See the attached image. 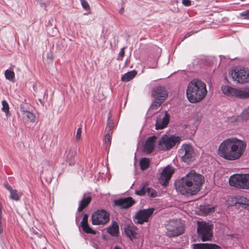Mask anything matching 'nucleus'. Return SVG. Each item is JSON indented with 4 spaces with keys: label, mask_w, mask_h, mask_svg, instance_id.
Returning a JSON list of instances; mask_svg holds the SVG:
<instances>
[{
    "label": "nucleus",
    "mask_w": 249,
    "mask_h": 249,
    "mask_svg": "<svg viewBox=\"0 0 249 249\" xmlns=\"http://www.w3.org/2000/svg\"><path fill=\"white\" fill-rule=\"evenodd\" d=\"M247 144L235 137L223 141L219 145L217 153L219 156L228 160L239 159L244 154Z\"/></svg>",
    "instance_id": "f257e3e1"
},
{
    "label": "nucleus",
    "mask_w": 249,
    "mask_h": 249,
    "mask_svg": "<svg viewBox=\"0 0 249 249\" xmlns=\"http://www.w3.org/2000/svg\"><path fill=\"white\" fill-rule=\"evenodd\" d=\"M204 182L203 177L191 171L175 182L176 189L182 195H195L200 191Z\"/></svg>",
    "instance_id": "f03ea898"
},
{
    "label": "nucleus",
    "mask_w": 249,
    "mask_h": 249,
    "mask_svg": "<svg viewBox=\"0 0 249 249\" xmlns=\"http://www.w3.org/2000/svg\"><path fill=\"white\" fill-rule=\"evenodd\" d=\"M207 93L206 84L200 80H193L187 86L186 96L191 103L199 102L204 98Z\"/></svg>",
    "instance_id": "7ed1b4c3"
},
{
    "label": "nucleus",
    "mask_w": 249,
    "mask_h": 249,
    "mask_svg": "<svg viewBox=\"0 0 249 249\" xmlns=\"http://www.w3.org/2000/svg\"><path fill=\"white\" fill-rule=\"evenodd\" d=\"M197 232L202 241H210L213 236L212 225L204 221H197Z\"/></svg>",
    "instance_id": "20e7f679"
},
{
    "label": "nucleus",
    "mask_w": 249,
    "mask_h": 249,
    "mask_svg": "<svg viewBox=\"0 0 249 249\" xmlns=\"http://www.w3.org/2000/svg\"><path fill=\"white\" fill-rule=\"evenodd\" d=\"M166 234L168 237L178 236L184 232L182 224L178 220H171L166 225Z\"/></svg>",
    "instance_id": "39448f33"
},
{
    "label": "nucleus",
    "mask_w": 249,
    "mask_h": 249,
    "mask_svg": "<svg viewBox=\"0 0 249 249\" xmlns=\"http://www.w3.org/2000/svg\"><path fill=\"white\" fill-rule=\"evenodd\" d=\"M230 75L232 80L239 83L249 81V70L248 69L240 68L232 70Z\"/></svg>",
    "instance_id": "423d86ee"
},
{
    "label": "nucleus",
    "mask_w": 249,
    "mask_h": 249,
    "mask_svg": "<svg viewBox=\"0 0 249 249\" xmlns=\"http://www.w3.org/2000/svg\"><path fill=\"white\" fill-rule=\"evenodd\" d=\"M180 140L179 137L165 135L159 141V148L163 150H169L179 142Z\"/></svg>",
    "instance_id": "0eeeda50"
},
{
    "label": "nucleus",
    "mask_w": 249,
    "mask_h": 249,
    "mask_svg": "<svg viewBox=\"0 0 249 249\" xmlns=\"http://www.w3.org/2000/svg\"><path fill=\"white\" fill-rule=\"evenodd\" d=\"M109 220V214L104 210H99L91 215L92 224L94 225H104Z\"/></svg>",
    "instance_id": "6e6552de"
},
{
    "label": "nucleus",
    "mask_w": 249,
    "mask_h": 249,
    "mask_svg": "<svg viewBox=\"0 0 249 249\" xmlns=\"http://www.w3.org/2000/svg\"><path fill=\"white\" fill-rule=\"evenodd\" d=\"M180 154H182V160L189 164L194 160L195 152L193 146L189 144H183L179 150Z\"/></svg>",
    "instance_id": "1a4fd4ad"
},
{
    "label": "nucleus",
    "mask_w": 249,
    "mask_h": 249,
    "mask_svg": "<svg viewBox=\"0 0 249 249\" xmlns=\"http://www.w3.org/2000/svg\"><path fill=\"white\" fill-rule=\"evenodd\" d=\"M154 208H148L140 210L135 215L134 222L136 224H142L147 222L154 211Z\"/></svg>",
    "instance_id": "9d476101"
},
{
    "label": "nucleus",
    "mask_w": 249,
    "mask_h": 249,
    "mask_svg": "<svg viewBox=\"0 0 249 249\" xmlns=\"http://www.w3.org/2000/svg\"><path fill=\"white\" fill-rule=\"evenodd\" d=\"M231 186L237 188L244 189L245 174H234L229 180Z\"/></svg>",
    "instance_id": "9b49d317"
},
{
    "label": "nucleus",
    "mask_w": 249,
    "mask_h": 249,
    "mask_svg": "<svg viewBox=\"0 0 249 249\" xmlns=\"http://www.w3.org/2000/svg\"><path fill=\"white\" fill-rule=\"evenodd\" d=\"M151 95L155 100L164 101L168 96V92L164 87L159 86L153 89Z\"/></svg>",
    "instance_id": "f8f14e48"
},
{
    "label": "nucleus",
    "mask_w": 249,
    "mask_h": 249,
    "mask_svg": "<svg viewBox=\"0 0 249 249\" xmlns=\"http://www.w3.org/2000/svg\"><path fill=\"white\" fill-rule=\"evenodd\" d=\"M174 172V169L169 166L165 167L160 173L159 182L162 186H166Z\"/></svg>",
    "instance_id": "ddd939ff"
},
{
    "label": "nucleus",
    "mask_w": 249,
    "mask_h": 249,
    "mask_svg": "<svg viewBox=\"0 0 249 249\" xmlns=\"http://www.w3.org/2000/svg\"><path fill=\"white\" fill-rule=\"evenodd\" d=\"M107 124L106 128L107 133L105 136L104 142L106 144V149H109L111 144V137L112 134V130L114 127V124L109 118L107 120Z\"/></svg>",
    "instance_id": "4468645a"
},
{
    "label": "nucleus",
    "mask_w": 249,
    "mask_h": 249,
    "mask_svg": "<svg viewBox=\"0 0 249 249\" xmlns=\"http://www.w3.org/2000/svg\"><path fill=\"white\" fill-rule=\"evenodd\" d=\"M169 121V115L167 112L157 117L155 124L156 129H161L165 127Z\"/></svg>",
    "instance_id": "2eb2a0df"
},
{
    "label": "nucleus",
    "mask_w": 249,
    "mask_h": 249,
    "mask_svg": "<svg viewBox=\"0 0 249 249\" xmlns=\"http://www.w3.org/2000/svg\"><path fill=\"white\" fill-rule=\"evenodd\" d=\"M135 203V200L131 197L122 198L114 201L115 205L121 209H127Z\"/></svg>",
    "instance_id": "dca6fc26"
},
{
    "label": "nucleus",
    "mask_w": 249,
    "mask_h": 249,
    "mask_svg": "<svg viewBox=\"0 0 249 249\" xmlns=\"http://www.w3.org/2000/svg\"><path fill=\"white\" fill-rule=\"evenodd\" d=\"M157 137L153 136L149 137L145 142L144 146L143 147V151L147 154L151 153L155 146V143Z\"/></svg>",
    "instance_id": "f3484780"
},
{
    "label": "nucleus",
    "mask_w": 249,
    "mask_h": 249,
    "mask_svg": "<svg viewBox=\"0 0 249 249\" xmlns=\"http://www.w3.org/2000/svg\"><path fill=\"white\" fill-rule=\"evenodd\" d=\"M138 229L133 225H129L125 228L124 232L131 240L136 237L137 234Z\"/></svg>",
    "instance_id": "a211bd4d"
},
{
    "label": "nucleus",
    "mask_w": 249,
    "mask_h": 249,
    "mask_svg": "<svg viewBox=\"0 0 249 249\" xmlns=\"http://www.w3.org/2000/svg\"><path fill=\"white\" fill-rule=\"evenodd\" d=\"M76 154V151L74 148L68 149L65 154V159L69 163V165L74 164V157Z\"/></svg>",
    "instance_id": "6ab92c4d"
},
{
    "label": "nucleus",
    "mask_w": 249,
    "mask_h": 249,
    "mask_svg": "<svg viewBox=\"0 0 249 249\" xmlns=\"http://www.w3.org/2000/svg\"><path fill=\"white\" fill-rule=\"evenodd\" d=\"M221 90L224 94L228 96L236 97L237 88L225 85L221 87Z\"/></svg>",
    "instance_id": "aec40b11"
},
{
    "label": "nucleus",
    "mask_w": 249,
    "mask_h": 249,
    "mask_svg": "<svg viewBox=\"0 0 249 249\" xmlns=\"http://www.w3.org/2000/svg\"><path fill=\"white\" fill-rule=\"evenodd\" d=\"M236 97L240 99H246L249 98V88L237 89Z\"/></svg>",
    "instance_id": "412c9836"
},
{
    "label": "nucleus",
    "mask_w": 249,
    "mask_h": 249,
    "mask_svg": "<svg viewBox=\"0 0 249 249\" xmlns=\"http://www.w3.org/2000/svg\"><path fill=\"white\" fill-rule=\"evenodd\" d=\"M91 198L90 196L84 197L80 201L79 207L77 209L78 212H81L85 209L90 202Z\"/></svg>",
    "instance_id": "4be33fe9"
},
{
    "label": "nucleus",
    "mask_w": 249,
    "mask_h": 249,
    "mask_svg": "<svg viewBox=\"0 0 249 249\" xmlns=\"http://www.w3.org/2000/svg\"><path fill=\"white\" fill-rule=\"evenodd\" d=\"M137 74V71L133 70L123 74L122 76L121 80L124 82H128L132 79Z\"/></svg>",
    "instance_id": "5701e85b"
},
{
    "label": "nucleus",
    "mask_w": 249,
    "mask_h": 249,
    "mask_svg": "<svg viewBox=\"0 0 249 249\" xmlns=\"http://www.w3.org/2000/svg\"><path fill=\"white\" fill-rule=\"evenodd\" d=\"M119 227L117 222H114L111 227L107 229V232L112 236H117L119 232Z\"/></svg>",
    "instance_id": "b1692460"
},
{
    "label": "nucleus",
    "mask_w": 249,
    "mask_h": 249,
    "mask_svg": "<svg viewBox=\"0 0 249 249\" xmlns=\"http://www.w3.org/2000/svg\"><path fill=\"white\" fill-rule=\"evenodd\" d=\"M214 208L210 205H204L200 206V210L204 214H208L214 211Z\"/></svg>",
    "instance_id": "393cba45"
},
{
    "label": "nucleus",
    "mask_w": 249,
    "mask_h": 249,
    "mask_svg": "<svg viewBox=\"0 0 249 249\" xmlns=\"http://www.w3.org/2000/svg\"><path fill=\"white\" fill-rule=\"evenodd\" d=\"M22 115L24 118H27L28 120L34 122L36 120V116L32 112L27 110L22 111Z\"/></svg>",
    "instance_id": "a878e982"
},
{
    "label": "nucleus",
    "mask_w": 249,
    "mask_h": 249,
    "mask_svg": "<svg viewBox=\"0 0 249 249\" xmlns=\"http://www.w3.org/2000/svg\"><path fill=\"white\" fill-rule=\"evenodd\" d=\"M10 193V198L11 199L14 200L15 201H18L19 200L20 197L21 196V193L18 192L17 190L16 189H13V190H11V191Z\"/></svg>",
    "instance_id": "bb28decb"
},
{
    "label": "nucleus",
    "mask_w": 249,
    "mask_h": 249,
    "mask_svg": "<svg viewBox=\"0 0 249 249\" xmlns=\"http://www.w3.org/2000/svg\"><path fill=\"white\" fill-rule=\"evenodd\" d=\"M140 165L142 170H144L146 169L149 166V160L148 159L146 158H142L140 160Z\"/></svg>",
    "instance_id": "cd10ccee"
},
{
    "label": "nucleus",
    "mask_w": 249,
    "mask_h": 249,
    "mask_svg": "<svg viewBox=\"0 0 249 249\" xmlns=\"http://www.w3.org/2000/svg\"><path fill=\"white\" fill-rule=\"evenodd\" d=\"M163 102V101H159L154 99L151 105L150 109L151 110H156L160 107V106Z\"/></svg>",
    "instance_id": "c85d7f7f"
},
{
    "label": "nucleus",
    "mask_w": 249,
    "mask_h": 249,
    "mask_svg": "<svg viewBox=\"0 0 249 249\" xmlns=\"http://www.w3.org/2000/svg\"><path fill=\"white\" fill-rule=\"evenodd\" d=\"M5 78L10 81L14 82L15 78V73L13 71L7 70L5 71Z\"/></svg>",
    "instance_id": "c756f323"
},
{
    "label": "nucleus",
    "mask_w": 249,
    "mask_h": 249,
    "mask_svg": "<svg viewBox=\"0 0 249 249\" xmlns=\"http://www.w3.org/2000/svg\"><path fill=\"white\" fill-rule=\"evenodd\" d=\"M239 203L245 206V208L249 210V199L241 196L239 199Z\"/></svg>",
    "instance_id": "7c9ffc66"
},
{
    "label": "nucleus",
    "mask_w": 249,
    "mask_h": 249,
    "mask_svg": "<svg viewBox=\"0 0 249 249\" xmlns=\"http://www.w3.org/2000/svg\"><path fill=\"white\" fill-rule=\"evenodd\" d=\"M81 228L83 231L87 233H91L95 234L96 231H93L91 228L89 226L88 223L81 225Z\"/></svg>",
    "instance_id": "2f4dec72"
},
{
    "label": "nucleus",
    "mask_w": 249,
    "mask_h": 249,
    "mask_svg": "<svg viewBox=\"0 0 249 249\" xmlns=\"http://www.w3.org/2000/svg\"><path fill=\"white\" fill-rule=\"evenodd\" d=\"M2 107V110L4 112L7 116L9 113V107L8 103L5 100H3L1 102Z\"/></svg>",
    "instance_id": "473e14b6"
},
{
    "label": "nucleus",
    "mask_w": 249,
    "mask_h": 249,
    "mask_svg": "<svg viewBox=\"0 0 249 249\" xmlns=\"http://www.w3.org/2000/svg\"><path fill=\"white\" fill-rule=\"evenodd\" d=\"M146 194L150 197H154L157 196V191L150 188H146Z\"/></svg>",
    "instance_id": "72a5a7b5"
},
{
    "label": "nucleus",
    "mask_w": 249,
    "mask_h": 249,
    "mask_svg": "<svg viewBox=\"0 0 249 249\" xmlns=\"http://www.w3.org/2000/svg\"><path fill=\"white\" fill-rule=\"evenodd\" d=\"M146 186H142L135 191V194L139 196H143L146 194Z\"/></svg>",
    "instance_id": "f704fd0d"
},
{
    "label": "nucleus",
    "mask_w": 249,
    "mask_h": 249,
    "mask_svg": "<svg viewBox=\"0 0 249 249\" xmlns=\"http://www.w3.org/2000/svg\"><path fill=\"white\" fill-rule=\"evenodd\" d=\"M192 247L193 249H207V243L194 244Z\"/></svg>",
    "instance_id": "c9c22d12"
},
{
    "label": "nucleus",
    "mask_w": 249,
    "mask_h": 249,
    "mask_svg": "<svg viewBox=\"0 0 249 249\" xmlns=\"http://www.w3.org/2000/svg\"><path fill=\"white\" fill-rule=\"evenodd\" d=\"M244 189H249V174H245Z\"/></svg>",
    "instance_id": "e433bc0d"
},
{
    "label": "nucleus",
    "mask_w": 249,
    "mask_h": 249,
    "mask_svg": "<svg viewBox=\"0 0 249 249\" xmlns=\"http://www.w3.org/2000/svg\"><path fill=\"white\" fill-rule=\"evenodd\" d=\"M81 5L83 8L86 10H89L90 9L89 5L88 2L85 0H80Z\"/></svg>",
    "instance_id": "4c0bfd02"
},
{
    "label": "nucleus",
    "mask_w": 249,
    "mask_h": 249,
    "mask_svg": "<svg viewBox=\"0 0 249 249\" xmlns=\"http://www.w3.org/2000/svg\"><path fill=\"white\" fill-rule=\"evenodd\" d=\"M207 249H221V248L216 244L207 243Z\"/></svg>",
    "instance_id": "58836bf2"
},
{
    "label": "nucleus",
    "mask_w": 249,
    "mask_h": 249,
    "mask_svg": "<svg viewBox=\"0 0 249 249\" xmlns=\"http://www.w3.org/2000/svg\"><path fill=\"white\" fill-rule=\"evenodd\" d=\"M242 118L244 120H247L249 118V109L244 110L241 114Z\"/></svg>",
    "instance_id": "ea45409f"
},
{
    "label": "nucleus",
    "mask_w": 249,
    "mask_h": 249,
    "mask_svg": "<svg viewBox=\"0 0 249 249\" xmlns=\"http://www.w3.org/2000/svg\"><path fill=\"white\" fill-rule=\"evenodd\" d=\"M240 15L246 19L249 18V9L240 13Z\"/></svg>",
    "instance_id": "a19ab883"
},
{
    "label": "nucleus",
    "mask_w": 249,
    "mask_h": 249,
    "mask_svg": "<svg viewBox=\"0 0 249 249\" xmlns=\"http://www.w3.org/2000/svg\"><path fill=\"white\" fill-rule=\"evenodd\" d=\"M82 134V128L81 127H79L77 129L76 135V140L79 141L81 139Z\"/></svg>",
    "instance_id": "79ce46f5"
},
{
    "label": "nucleus",
    "mask_w": 249,
    "mask_h": 249,
    "mask_svg": "<svg viewBox=\"0 0 249 249\" xmlns=\"http://www.w3.org/2000/svg\"><path fill=\"white\" fill-rule=\"evenodd\" d=\"M2 206L1 204V202H0V234L2 233L3 232V229L1 226V219H2Z\"/></svg>",
    "instance_id": "37998d69"
},
{
    "label": "nucleus",
    "mask_w": 249,
    "mask_h": 249,
    "mask_svg": "<svg viewBox=\"0 0 249 249\" xmlns=\"http://www.w3.org/2000/svg\"><path fill=\"white\" fill-rule=\"evenodd\" d=\"M46 165L47 166H49V169L47 168L46 170L45 169V167H43V170L42 171V173H43L44 172H46V171H48V174L49 173H50L51 174H52V168L53 167H51L49 163H46Z\"/></svg>",
    "instance_id": "c03bdc74"
},
{
    "label": "nucleus",
    "mask_w": 249,
    "mask_h": 249,
    "mask_svg": "<svg viewBox=\"0 0 249 249\" xmlns=\"http://www.w3.org/2000/svg\"><path fill=\"white\" fill-rule=\"evenodd\" d=\"M88 215L87 214H84L83 215L82 221L81 222V225L88 224Z\"/></svg>",
    "instance_id": "a18cd8bd"
},
{
    "label": "nucleus",
    "mask_w": 249,
    "mask_h": 249,
    "mask_svg": "<svg viewBox=\"0 0 249 249\" xmlns=\"http://www.w3.org/2000/svg\"><path fill=\"white\" fill-rule=\"evenodd\" d=\"M182 3L186 6H189L191 5V1L190 0H182Z\"/></svg>",
    "instance_id": "49530a36"
},
{
    "label": "nucleus",
    "mask_w": 249,
    "mask_h": 249,
    "mask_svg": "<svg viewBox=\"0 0 249 249\" xmlns=\"http://www.w3.org/2000/svg\"><path fill=\"white\" fill-rule=\"evenodd\" d=\"M124 55V48H122L119 54V57H123Z\"/></svg>",
    "instance_id": "de8ad7c7"
},
{
    "label": "nucleus",
    "mask_w": 249,
    "mask_h": 249,
    "mask_svg": "<svg viewBox=\"0 0 249 249\" xmlns=\"http://www.w3.org/2000/svg\"><path fill=\"white\" fill-rule=\"evenodd\" d=\"M4 187L7 189L8 190L10 191V192L11 191V190H13L12 187L9 185L7 183H5L4 184Z\"/></svg>",
    "instance_id": "09e8293b"
},
{
    "label": "nucleus",
    "mask_w": 249,
    "mask_h": 249,
    "mask_svg": "<svg viewBox=\"0 0 249 249\" xmlns=\"http://www.w3.org/2000/svg\"><path fill=\"white\" fill-rule=\"evenodd\" d=\"M195 32H193V31H191V32H188L185 35V36H184V37L183 38L182 40H184V39L185 38H187V37L190 36L192 35H193Z\"/></svg>",
    "instance_id": "8fccbe9b"
},
{
    "label": "nucleus",
    "mask_w": 249,
    "mask_h": 249,
    "mask_svg": "<svg viewBox=\"0 0 249 249\" xmlns=\"http://www.w3.org/2000/svg\"><path fill=\"white\" fill-rule=\"evenodd\" d=\"M124 8H122L120 9V12L121 13H123V12H124Z\"/></svg>",
    "instance_id": "3c124183"
},
{
    "label": "nucleus",
    "mask_w": 249,
    "mask_h": 249,
    "mask_svg": "<svg viewBox=\"0 0 249 249\" xmlns=\"http://www.w3.org/2000/svg\"><path fill=\"white\" fill-rule=\"evenodd\" d=\"M114 249H121L120 248H119V247H115L114 248Z\"/></svg>",
    "instance_id": "603ef678"
},
{
    "label": "nucleus",
    "mask_w": 249,
    "mask_h": 249,
    "mask_svg": "<svg viewBox=\"0 0 249 249\" xmlns=\"http://www.w3.org/2000/svg\"><path fill=\"white\" fill-rule=\"evenodd\" d=\"M41 7H44V6H45V4H43V3H42V4H41Z\"/></svg>",
    "instance_id": "864d4df0"
},
{
    "label": "nucleus",
    "mask_w": 249,
    "mask_h": 249,
    "mask_svg": "<svg viewBox=\"0 0 249 249\" xmlns=\"http://www.w3.org/2000/svg\"><path fill=\"white\" fill-rule=\"evenodd\" d=\"M235 118V117H232V119L233 118V120H234Z\"/></svg>",
    "instance_id": "5fc2aeb1"
}]
</instances>
